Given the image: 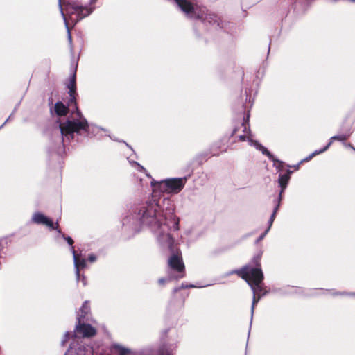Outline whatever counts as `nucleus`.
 <instances>
[{"label": "nucleus", "instance_id": "f257e3e1", "mask_svg": "<svg viewBox=\"0 0 355 355\" xmlns=\"http://www.w3.org/2000/svg\"><path fill=\"white\" fill-rule=\"evenodd\" d=\"M187 178H167L161 181L152 179V197L142 204L137 212L139 222L150 227L157 240L173 252V239L170 230H178L180 219L175 214V206L168 197L161 199L159 193H178L184 187Z\"/></svg>", "mask_w": 355, "mask_h": 355}, {"label": "nucleus", "instance_id": "f03ea898", "mask_svg": "<svg viewBox=\"0 0 355 355\" xmlns=\"http://www.w3.org/2000/svg\"><path fill=\"white\" fill-rule=\"evenodd\" d=\"M70 98L68 101V105H73L75 112H71V115L65 122L59 123V129L62 137V143L70 141L74 138L75 134L82 135L89 131V126L87 120L84 118L79 111L76 101V74L75 72L69 79L67 85Z\"/></svg>", "mask_w": 355, "mask_h": 355}, {"label": "nucleus", "instance_id": "7ed1b4c3", "mask_svg": "<svg viewBox=\"0 0 355 355\" xmlns=\"http://www.w3.org/2000/svg\"><path fill=\"white\" fill-rule=\"evenodd\" d=\"M261 256L262 252H260L253 257L252 263L254 265L255 267L246 265L241 270L230 272L231 274L237 273L242 279H245L253 292V299L251 306V319L253 316L255 304L258 302L261 297L265 294L262 286L263 274L260 264Z\"/></svg>", "mask_w": 355, "mask_h": 355}, {"label": "nucleus", "instance_id": "20e7f679", "mask_svg": "<svg viewBox=\"0 0 355 355\" xmlns=\"http://www.w3.org/2000/svg\"><path fill=\"white\" fill-rule=\"evenodd\" d=\"M83 319H85V315L80 314L77 315L74 334L71 336L73 341L64 355H92L91 347L79 345L78 335L83 338H89L96 334V330L90 324L81 323V320Z\"/></svg>", "mask_w": 355, "mask_h": 355}, {"label": "nucleus", "instance_id": "39448f33", "mask_svg": "<svg viewBox=\"0 0 355 355\" xmlns=\"http://www.w3.org/2000/svg\"><path fill=\"white\" fill-rule=\"evenodd\" d=\"M178 6L189 18L199 19L219 26L220 19L214 13H208L205 7L193 5L187 0H174Z\"/></svg>", "mask_w": 355, "mask_h": 355}, {"label": "nucleus", "instance_id": "423d86ee", "mask_svg": "<svg viewBox=\"0 0 355 355\" xmlns=\"http://www.w3.org/2000/svg\"><path fill=\"white\" fill-rule=\"evenodd\" d=\"M65 6L67 14L74 24L89 15L94 10V8L80 6L77 0H69Z\"/></svg>", "mask_w": 355, "mask_h": 355}, {"label": "nucleus", "instance_id": "0eeeda50", "mask_svg": "<svg viewBox=\"0 0 355 355\" xmlns=\"http://www.w3.org/2000/svg\"><path fill=\"white\" fill-rule=\"evenodd\" d=\"M241 128H243L244 134L239 135V140L245 141L247 139L250 145L254 146L257 149L261 150L263 154L270 157L274 162V165L276 166L277 170L281 171L282 168L283 167V163L279 162L278 160H275L270 153L264 146L261 145L258 141L253 140L250 137V130L249 129L248 123L246 122H243L241 125Z\"/></svg>", "mask_w": 355, "mask_h": 355}, {"label": "nucleus", "instance_id": "6e6552de", "mask_svg": "<svg viewBox=\"0 0 355 355\" xmlns=\"http://www.w3.org/2000/svg\"><path fill=\"white\" fill-rule=\"evenodd\" d=\"M168 264L171 270L179 273V275L174 277L170 276L169 279H180L184 277V265L180 252H176V253L173 254L168 259Z\"/></svg>", "mask_w": 355, "mask_h": 355}, {"label": "nucleus", "instance_id": "1a4fd4ad", "mask_svg": "<svg viewBox=\"0 0 355 355\" xmlns=\"http://www.w3.org/2000/svg\"><path fill=\"white\" fill-rule=\"evenodd\" d=\"M33 220L37 224L46 225L51 230L58 229V221L55 223L56 226L55 227L53 222L51 219L39 212L33 215Z\"/></svg>", "mask_w": 355, "mask_h": 355}, {"label": "nucleus", "instance_id": "9d476101", "mask_svg": "<svg viewBox=\"0 0 355 355\" xmlns=\"http://www.w3.org/2000/svg\"><path fill=\"white\" fill-rule=\"evenodd\" d=\"M349 137V135H345V134H342V135H335V136H333L330 138V141L327 144V146H325L323 148L319 150H315L314 151L311 155H310L309 156V157H307L306 159V160H309L311 159L314 155H318V154H320L323 152H324L325 150H327L329 146L331 145L333 141L334 140H338V141H345V140L347 139V138Z\"/></svg>", "mask_w": 355, "mask_h": 355}, {"label": "nucleus", "instance_id": "9b49d317", "mask_svg": "<svg viewBox=\"0 0 355 355\" xmlns=\"http://www.w3.org/2000/svg\"><path fill=\"white\" fill-rule=\"evenodd\" d=\"M71 252L73 254L74 267L76 269V276L77 280L78 281L80 279V268H85L87 266V261L86 259H78V256L76 254L74 247H71Z\"/></svg>", "mask_w": 355, "mask_h": 355}, {"label": "nucleus", "instance_id": "f8f14e48", "mask_svg": "<svg viewBox=\"0 0 355 355\" xmlns=\"http://www.w3.org/2000/svg\"><path fill=\"white\" fill-rule=\"evenodd\" d=\"M291 173V171L288 170L286 173L284 174H279V178H278V182L279 187L282 188L281 191L279 193V197H282V193L284 192V189L287 187V184L288 183V181L290 180V174Z\"/></svg>", "mask_w": 355, "mask_h": 355}, {"label": "nucleus", "instance_id": "ddd939ff", "mask_svg": "<svg viewBox=\"0 0 355 355\" xmlns=\"http://www.w3.org/2000/svg\"><path fill=\"white\" fill-rule=\"evenodd\" d=\"M69 107L74 109L73 105L71 106L67 105V106H65L62 102H57L55 104L54 110L57 115L62 116H65L67 114Z\"/></svg>", "mask_w": 355, "mask_h": 355}, {"label": "nucleus", "instance_id": "4468645a", "mask_svg": "<svg viewBox=\"0 0 355 355\" xmlns=\"http://www.w3.org/2000/svg\"><path fill=\"white\" fill-rule=\"evenodd\" d=\"M280 201H281V196L279 198H278L277 199V204L274 208V210H273V212L268 220V227L267 228V230L269 231V230L270 229L272 223H273V221L275 220V216H276V213L277 212L278 209H279V207L280 206Z\"/></svg>", "mask_w": 355, "mask_h": 355}, {"label": "nucleus", "instance_id": "2eb2a0df", "mask_svg": "<svg viewBox=\"0 0 355 355\" xmlns=\"http://www.w3.org/2000/svg\"><path fill=\"white\" fill-rule=\"evenodd\" d=\"M59 1V7H60V13L63 17V19L64 21V23H65V26H66V28H67V33H68V39H69V42H71V33H70V31H69V26H68V24L67 22V18H66V16L63 12V8H62V0H58Z\"/></svg>", "mask_w": 355, "mask_h": 355}, {"label": "nucleus", "instance_id": "dca6fc26", "mask_svg": "<svg viewBox=\"0 0 355 355\" xmlns=\"http://www.w3.org/2000/svg\"><path fill=\"white\" fill-rule=\"evenodd\" d=\"M90 308L88 303V301H85L83 304L82 305L81 308L80 309L79 312L78 313L77 315L78 314L85 315V318L87 315V313L89 312Z\"/></svg>", "mask_w": 355, "mask_h": 355}, {"label": "nucleus", "instance_id": "f3484780", "mask_svg": "<svg viewBox=\"0 0 355 355\" xmlns=\"http://www.w3.org/2000/svg\"><path fill=\"white\" fill-rule=\"evenodd\" d=\"M131 164L132 165H135L137 166V170L141 171V172H144L146 173V175L148 177V178H151V175L146 171V170L145 169V168L144 166H142L141 165H140L139 163L136 162H131Z\"/></svg>", "mask_w": 355, "mask_h": 355}, {"label": "nucleus", "instance_id": "a211bd4d", "mask_svg": "<svg viewBox=\"0 0 355 355\" xmlns=\"http://www.w3.org/2000/svg\"><path fill=\"white\" fill-rule=\"evenodd\" d=\"M194 287H196V286H194L193 284L187 285V284H182L180 287L175 288L173 291H174V293H176V292L179 291L181 288H194Z\"/></svg>", "mask_w": 355, "mask_h": 355}, {"label": "nucleus", "instance_id": "6ab92c4d", "mask_svg": "<svg viewBox=\"0 0 355 355\" xmlns=\"http://www.w3.org/2000/svg\"><path fill=\"white\" fill-rule=\"evenodd\" d=\"M70 336H71V334L69 331H67L64 334V337L61 341V345H62V346L65 345L66 343L69 340Z\"/></svg>", "mask_w": 355, "mask_h": 355}, {"label": "nucleus", "instance_id": "aec40b11", "mask_svg": "<svg viewBox=\"0 0 355 355\" xmlns=\"http://www.w3.org/2000/svg\"><path fill=\"white\" fill-rule=\"evenodd\" d=\"M63 237L67 241L68 244L71 246V248L73 247V239L71 237H69V236H64V235H63Z\"/></svg>", "mask_w": 355, "mask_h": 355}, {"label": "nucleus", "instance_id": "412c9836", "mask_svg": "<svg viewBox=\"0 0 355 355\" xmlns=\"http://www.w3.org/2000/svg\"><path fill=\"white\" fill-rule=\"evenodd\" d=\"M268 232V231L266 230L263 234H261L260 235V236L258 238V239L257 240V243L259 242L261 240H262L265 236L267 234V233Z\"/></svg>", "mask_w": 355, "mask_h": 355}, {"label": "nucleus", "instance_id": "4be33fe9", "mask_svg": "<svg viewBox=\"0 0 355 355\" xmlns=\"http://www.w3.org/2000/svg\"><path fill=\"white\" fill-rule=\"evenodd\" d=\"M88 259L90 262H94L96 261V257L94 254H90L88 257Z\"/></svg>", "mask_w": 355, "mask_h": 355}, {"label": "nucleus", "instance_id": "5701e85b", "mask_svg": "<svg viewBox=\"0 0 355 355\" xmlns=\"http://www.w3.org/2000/svg\"><path fill=\"white\" fill-rule=\"evenodd\" d=\"M344 145L346 146V147H349V148H351L352 149H353L354 151H355V148L353 147L350 144H344Z\"/></svg>", "mask_w": 355, "mask_h": 355}, {"label": "nucleus", "instance_id": "b1692460", "mask_svg": "<svg viewBox=\"0 0 355 355\" xmlns=\"http://www.w3.org/2000/svg\"><path fill=\"white\" fill-rule=\"evenodd\" d=\"M165 282H166V279H164V278H161L159 279V283L160 284H164L165 283Z\"/></svg>", "mask_w": 355, "mask_h": 355}, {"label": "nucleus", "instance_id": "393cba45", "mask_svg": "<svg viewBox=\"0 0 355 355\" xmlns=\"http://www.w3.org/2000/svg\"><path fill=\"white\" fill-rule=\"evenodd\" d=\"M82 282H83L84 286H85L87 284L86 279H85V276H83V277H82Z\"/></svg>", "mask_w": 355, "mask_h": 355}, {"label": "nucleus", "instance_id": "a878e982", "mask_svg": "<svg viewBox=\"0 0 355 355\" xmlns=\"http://www.w3.org/2000/svg\"><path fill=\"white\" fill-rule=\"evenodd\" d=\"M237 131H238V129H237V128H235V129L233 130L232 135H236Z\"/></svg>", "mask_w": 355, "mask_h": 355}, {"label": "nucleus", "instance_id": "bb28decb", "mask_svg": "<svg viewBox=\"0 0 355 355\" xmlns=\"http://www.w3.org/2000/svg\"><path fill=\"white\" fill-rule=\"evenodd\" d=\"M97 0H90V4H94L96 2Z\"/></svg>", "mask_w": 355, "mask_h": 355}, {"label": "nucleus", "instance_id": "cd10ccee", "mask_svg": "<svg viewBox=\"0 0 355 355\" xmlns=\"http://www.w3.org/2000/svg\"><path fill=\"white\" fill-rule=\"evenodd\" d=\"M10 119V117H9L6 121H5V123L1 125V127H3V126L4 125V124H5L6 123H7V121H8V119Z\"/></svg>", "mask_w": 355, "mask_h": 355}, {"label": "nucleus", "instance_id": "c85d7f7f", "mask_svg": "<svg viewBox=\"0 0 355 355\" xmlns=\"http://www.w3.org/2000/svg\"><path fill=\"white\" fill-rule=\"evenodd\" d=\"M350 1H352V2H355V0H350Z\"/></svg>", "mask_w": 355, "mask_h": 355}, {"label": "nucleus", "instance_id": "c756f323", "mask_svg": "<svg viewBox=\"0 0 355 355\" xmlns=\"http://www.w3.org/2000/svg\"><path fill=\"white\" fill-rule=\"evenodd\" d=\"M2 127L1 126L0 128H1Z\"/></svg>", "mask_w": 355, "mask_h": 355}, {"label": "nucleus", "instance_id": "7c9ffc66", "mask_svg": "<svg viewBox=\"0 0 355 355\" xmlns=\"http://www.w3.org/2000/svg\"><path fill=\"white\" fill-rule=\"evenodd\" d=\"M2 127L1 126L0 128H1Z\"/></svg>", "mask_w": 355, "mask_h": 355}]
</instances>
